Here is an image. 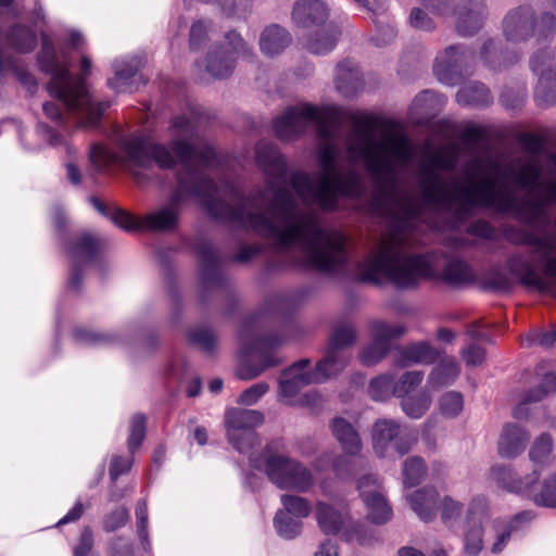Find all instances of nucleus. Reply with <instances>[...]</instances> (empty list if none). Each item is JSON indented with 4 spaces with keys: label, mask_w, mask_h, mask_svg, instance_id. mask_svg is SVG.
Instances as JSON below:
<instances>
[{
    "label": "nucleus",
    "mask_w": 556,
    "mask_h": 556,
    "mask_svg": "<svg viewBox=\"0 0 556 556\" xmlns=\"http://www.w3.org/2000/svg\"><path fill=\"white\" fill-rule=\"evenodd\" d=\"M387 440L399 454L403 455L412 448L417 438L408 429H402L395 421L384 420V441Z\"/></svg>",
    "instance_id": "obj_39"
},
{
    "label": "nucleus",
    "mask_w": 556,
    "mask_h": 556,
    "mask_svg": "<svg viewBox=\"0 0 556 556\" xmlns=\"http://www.w3.org/2000/svg\"><path fill=\"white\" fill-rule=\"evenodd\" d=\"M434 274L432 255L409 253L403 248L392 250L384 235V279L399 289H410Z\"/></svg>",
    "instance_id": "obj_8"
},
{
    "label": "nucleus",
    "mask_w": 556,
    "mask_h": 556,
    "mask_svg": "<svg viewBox=\"0 0 556 556\" xmlns=\"http://www.w3.org/2000/svg\"><path fill=\"white\" fill-rule=\"evenodd\" d=\"M263 422L264 416L257 410L244 408L227 409L225 426L228 441L239 453H249L258 443L255 428Z\"/></svg>",
    "instance_id": "obj_13"
},
{
    "label": "nucleus",
    "mask_w": 556,
    "mask_h": 556,
    "mask_svg": "<svg viewBox=\"0 0 556 556\" xmlns=\"http://www.w3.org/2000/svg\"><path fill=\"white\" fill-rule=\"evenodd\" d=\"M505 238L516 245L532 247L541 271H538L529 255L514 254L507 261L509 271L527 289L540 293H551L556 288V235L535 233L514 226L504 231Z\"/></svg>",
    "instance_id": "obj_4"
},
{
    "label": "nucleus",
    "mask_w": 556,
    "mask_h": 556,
    "mask_svg": "<svg viewBox=\"0 0 556 556\" xmlns=\"http://www.w3.org/2000/svg\"><path fill=\"white\" fill-rule=\"evenodd\" d=\"M372 343L366 346L359 355V361L365 366L375 365L382 358V321L372 323Z\"/></svg>",
    "instance_id": "obj_46"
},
{
    "label": "nucleus",
    "mask_w": 556,
    "mask_h": 556,
    "mask_svg": "<svg viewBox=\"0 0 556 556\" xmlns=\"http://www.w3.org/2000/svg\"><path fill=\"white\" fill-rule=\"evenodd\" d=\"M285 513L298 519L306 518L312 513L311 503L301 496L283 494L280 497Z\"/></svg>",
    "instance_id": "obj_52"
},
{
    "label": "nucleus",
    "mask_w": 556,
    "mask_h": 556,
    "mask_svg": "<svg viewBox=\"0 0 556 556\" xmlns=\"http://www.w3.org/2000/svg\"><path fill=\"white\" fill-rule=\"evenodd\" d=\"M409 25L421 31H431L435 28L433 20L428 15L427 12L419 8H414L409 14Z\"/></svg>",
    "instance_id": "obj_63"
},
{
    "label": "nucleus",
    "mask_w": 556,
    "mask_h": 556,
    "mask_svg": "<svg viewBox=\"0 0 556 556\" xmlns=\"http://www.w3.org/2000/svg\"><path fill=\"white\" fill-rule=\"evenodd\" d=\"M146 424L147 419L142 414L132 416L129 426L128 450L134 454L139 450L146 438Z\"/></svg>",
    "instance_id": "obj_56"
},
{
    "label": "nucleus",
    "mask_w": 556,
    "mask_h": 556,
    "mask_svg": "<svg viewBox=\"0 0 556 556\" xmlns=\"http://www.w3.org/2000/svg\"><path fill=\"white\" fill-rule=\"evenodd\" d=\"M356 339L355 328L346 323L337 325L330 336L326 355L315 368L309 359H301L285 369L279 380V395L287 404H294L295 397L304 387L320 383L341 372L351 359L348 346Z\"/></svg>",
    "instance_id": "obj_5"
},
{
    "label": "nucleus",
    "mask_w": 556,
    "mask_h": 556,
    "mask_svg": "<svg viewBox=\"0 0 556 556\" xmlns=\"http://www.w3.org/2000/svg\"><path fill=\"white\" fill-rule=\"evenodd\" d=\"M193 250L200 260V280L205 289H216L223 286L224 276L219 267L216 249L206 240L194 243Z\"/></svg>",
    "instance_id": "obj_21"
},
{
    "label": "nucleus",
    "mask_w": 556,
    "mask_h": 556,
    "mask_svg": "<svg viewBox=\"0 0 556 556\" xmlns=\"http://www.w3.org/2000/svg\"><path fill=\"white\" fill-rule=\"evenodd\" d=\"M189 342L205 353L214 352L216 348V334L206 326L190 328L187 332Z\"/></svg>",
    "instance_id": "obj_49"
},
{
    "label": "nucleus",
    "mask_w": 556,
    "mask_h": 556,
    "mask_svg": "<svg viewBox=\"0 0 556 556\" xmlns=\"http://www.w3.org/2000/svg\"><path fill=\"white\" fill-rule=\"evenodd\" d=\"M556 391V374L548 372L543 376V380L540 386L531 389L526 397L525 403H533L543 400L551 393Z\"/></svg>",
    "instance_id": "obj_57"
},
{
    "label": "nucleus",
    "mask_w": 556,
    "mask_h": 556,
    "mask_svg": "<svg viewBox=\"0 0 556 556\" xmlns=\"http://www.w3.org/2000/svg\"><path fill=\"white\" fill-rule=\"evenodd\" d=\"M91 61L84 55L80 60V74L73 75L65 88L64 97L60 99L68 111L78 117L79 124L88 127H99L102 116L110 106V102L96 101L90 94L86 79L90 75Z\"/></svg>",
    "instance_id": "obj_9"
},
{
    "label": "nucleus",
    "mask_w": 556,
    "mask_h": 556,
    "mask_svg": "<svg viewBox=\"0 0 556 556\" xmlns=\"http://www.w3.org/2000/svg\"><path fill=\"white\" fill-rule=\"evenodd\" d=\"M556 29L553 14L543 13L535 22L534 13L530 7H519L510 11L503 21V31L507 40L521 42L534 33L539 38H547Z\"/></svg>",
    "instance_id": "obj_12"
},
{
    "label": "nucleus",
    "mask_w": 556,
    "mask_h": 556,
    "mask_svg": "<svg viewBox=\"0 0 556 556\" xmlns=\"http://www.w3.org/2000/svg\"><path fill=\"white\" fill-rule=\"evenodd\" d=\"M462 358L469 367L480 366L485 361L486 351L478 344H470L460 352Z\"/></svg>",
    "instance_id": "obj_64"
},
{
    "label": "nucleus",
    "mask_w": 556,
    "mask_h": 556,
    "mask_svg": "<svg viewBox=\"0 0 556 556\" xmlns=\"http://www.w3.org/2000/svg\"><path fill=\"white\" fill-rule=\"evenodd\" d=\"M8 70L12 71L21 85L26 87L29 91H34L36 89V78L26 70L21 68L13 59H5L0 53V75Z\"/></svg>",
    "instance_id": "obj_54"
},
{
    "label": "nucleus",
    "mask_w": 556,
    "mask_h": 556,
    "mask_svg": "<svg viewBox=\"0 0 556 556\" xmlns=\"http://www.w3.org/2000/svg\"><path fill=\"white\" fill-rule=\"evenodd\" d=\"M331 430L346 455L337 456L332 462V471L339 478H345L353 473L352 460L349 456H355L361 452L362 443L357 431L341 417L331 422Z\"/></svg>",
    "instance_id": "obj_17"
},
{
    "label": "nucleus",
    "mask_w": 556,
    "mask_h": 556,
    "mask_svg": "<svg viewBox=\"0 0 556 556\" xmlns=\"http://www.w3.org/2000/svg\"><path fill=\"white\" fill-rule=\"evenodd\" d=\"M553 439L549 434L543 433L533 442L529 457L536 465H548L552 462Z\"/></svg>",
    "instance_id": "obj_50"
},
{
    "label": "nucleus",
    "mask_w": 556,
    "mask_h": 556,
    "mask_svg": "<svg viewBox=\"0 0 556 556\" xmlns=\"http://www.w3.org/2000/svg\"><path fill=\"white\" fill-rule=\"evenodd\" d=\"M37 61L40 70L51 75L47 85L49 94L51 97H64L65 88L72 79V72L67 64L60 61L54 43L47 35L41 38V50L38 53Z\"/></svg>",
    "instance_id": "obj_16"
},
{
    "label": "nucleus",
    "mask_w": 556,
    "mask_h": 556,
    "mask_svg": "<svg viewBox=\"0 0 556 556\" xmlns=\"http://www.w3.org/2000/svg\"><path fill=\"white\" fill-rule=\"evenodd\" d=\"M340 36L341 30L338 25L327 24L307 39L306 49L314 54H326L337 46Z\"/></svg>",
    "instance_id": "obj_35"
},
{
    "label": "nucleus",
    "mask_w": 556,
    "mask_h": 556,
    "mask_svg": "<svg viewBox=\"0 0 556 556\" xmlns=\"http://www.w3.org/2000/svg\"><path fill=\"white\" fill-rule=\"evenodd\" d=\"M239 343L241 361L238 376L241 379H253L280 363L276 350L281 343V338L276 333L263 332L256 317L243 321L239 331Z\"/></svg>",
    "instance_id": "obj_6"
},
{
    "label": "nucleus",
    "mask_w": 556,
    "mask_h": 556,
    "mask_svg": "<svg viewBox=\"0 0 556 556\" xmlns=\"http://www.w3.org/2000/svg\"><path fill=\"white\" fill-rule=\"evenodd\" d=\"M440 412L447 417H456L464 407L463 395L456 391L444 393L439 401Z\"/></svg>",
    "instance_id": "obj_58"
},
{
    "label": "nucleus",
    "mask_w": 556,
    "mask_h": 556,
    "mask_svg": "<svg viewBox=\"0 0 556 556\" xmlns=\"http://www.w3.org/2000/svg\"><path fill=\"white\" fill-rule=\"evenodd\" d=\"M250 464L254 469L266 473L270 482L281 490L308 492L315 479L312 471L301 462L289 456L274 453L268 444L261 455H250Z\"/></svg>",
    "instance_id": "obj_7"
},
{
    "label": "nucleus",
    "mask_w": 556,
    "mask_h": 556,
    "mask_svg": "<svg viewBox=\"0 0 556 556\" xmlns=\"http://www.w3.org/2000/svg\"><path fill=\"white\" fill-rule=\"evenodd\" d=\"M100 248V240L86 232L73 236L66 243V253L72 262L68 279L70 289L74 291L79 289L84 268L98 262Z\"/></svg>",
    "instance_id": "obj_14"
},
{
    "label": "nucleus",
    "mask_w": 556,
    "mask_h": 556,
    "mask_svg": "<svg viewBox=\"0 0 556 556\" xmlns=\"http://www.w3.org/2000/svg\"><path fill=\"white\" fill-rule=\"evenodd\" d=\"M491 476L504 489L526 495L530 493L531 486L538 483L540 472L534 469L531 473L517 478L511 467L497 465L492 467Z\"/></svg>",
    "instance_id": "obj_25"
},
{
    "label": "nucleus",
    "mask_w": 556,
    "mask_h": 556,
    "mask_svg": "<svg viewBox=\"0 0 556 556\" xmlns=\"http://www.w3.org/2000/svg\"><path fill=\"white\" fill-rule=\"evenodd\" d=\"M142 66V60L132 56L128 60H116L113 63L114 77L108 80V86L117 92H131L132 81Z\"/></svg>",
    "instance_id": "obj_30"
},
{
    "label": "nucleus",
    "mask_w": 556,
    "mask_h": 556,
    "mask_svg": "<svg viewBox=\"0 0 556 556\" xmlns=\"http://www.w3.org/2000/svg\"><path fill=\"white\" fill-rule=\"evenodd\" d=\"M7 41L11 48L18 52H31L37 46V35L28 26L14 24L5 34Z\"/></svg>",
    "instance_id": "obj_38"
},
{
    "label": "nucleus",
    "mask_w": 556,
    "mask_h": 556,
    "mask_svg": "<svg viewBox=\"0 0 556 556\" xmlns=\"http://www.w3.org/2000/svg\"><path fill=\"white\" fill-rule=\"evenodd\" d=\"M438 351L428 341H418L397 350L395 364L399 367L431 365L438 359Z\"/></svg>",
    "instance_id": "obj_26"
},
{
    "label": "nucleus",
    "mask_w": 556,
    "mask_h": 556,
    "mask_svg": "<svg viewBox=\"0 0 556 556\" xmlns=\"http://www.w3.org/2000/svg\"><path fill=\"white\" fill-rule=\"evenodd\" d=\"M460 374V366L453 357L442 359L439 365L431 371L428 383L432 389H439L448 386Z\"/></svg>",
    "instance_id": "obj_42"
},
{
    "label": "nucleus",
    "mask_w": 556,
    "mask_h": 556,
    "mask_svg": "<svg viewBox=\"0 0 556 556\" xmlns=\"http://www.w3.org/2000/svg\"><path fill=\"white\" fill-rule=\"evenodd\" d=\"M432 396L429 391L421 390L414 395H407L402 399L401 406L404 413L414 419L421 418L430 408Z\"/></svg>",
    "instance_id": "obj_43"
},
{
    "label": "nucleus",
    "mask_w": 556,
    "mask_h": 556,
    "mask_svg": "<svg viewBox=\"0 0 556 556\" xmlns=\"http://www.w3.org/2000/svg\"><path fill=\"white\" fill-rule=\"evenodd\" d=\"M424 371L412 370L404 372L393 387V394L397 397L409 395L422 381Z\"/></svg>",
    "instance_id": "obj_55"
},
{
    "label": "nucleus",
    "mask_w": 556,
    "mask_h": 556,
    "mask_svg": "<svg viewBox=\"0 0 556 556\" xmlns=\"http://www.w3.org/2000/svg\"><path fill=\"white\" fill-rule=\"evenodd\" d=\"M426 9L438 16H454L456 4L454 0H421Z\"/></svg>",
    "instance_id": "obj_62"
},
{
    "label": "nucleus",
    "mask_w": 556,
    "mask_h": 556,
    "mask_svg": "<svg viewBox=\"0 0 556 556\" xmlns=\"http://www.w3.org/2000/svg\"><path fill=\"white\" fill-rule=\"evenodd\" d=\"M315 508L317 525L327 535L338 534L349 519L348 513L339 510L324 501H318Z\"/></svg>",
    "instance_id": "obj_33"
},
{
    "label": "nucleus",
    "mask_w": 556,
    "mask_h": 556,
    "mask_svg": "<svg viewBox=\"0 0 556 556\" xmlns=\"http://www.w3.org/2000/svg\"><path fill=\"white\" fill-rule=\"evenodd\" d=\"M89 162L97 174H110L124 165V157L109 146L96 142L90 146Z\"/></svg>",
    "instance_id": "obj_32"
},
{
    "label": "nucleus",
    "mask_w": 556,
    "mask_h": 556,
    "mask_svg": "<svg viewBox=\"0 0 556 556\" xmlns=\"http://www.w3.org/2000/svg\"><path fill=\"white\" fill-rule=\"evenodd\" d=\"M268 186L274 192L268 211L273 217L288 224L283 230L265 213L247 211V198L233 184L228 185V190L238 201L236 206L212 193L203 200V210L213 220L235 223L240 228H251L261 237L274 239L283 252L300 243L304 257L296 258L287 254L286 267L317 270L327 275L344 270L350 261L345 237L324 228L318 215L313 212L300 214L295 220L296 201L293 194L285 188H274L271 181Z\"/></svg>",
    "instance_id": "obj_1"
},
{
    "label": "nucleus",
    "mask_w": 556,
    "mask_h": 556,
    "mask_svg": "<svg viewBox=\"0 0 556 556\" xmlns=\"http://www.w3.org/2000/svg\"><path fill=\"white\" fill-rule=\"evenodd\" d=\"M488 519L484 500H473L467 514L464 532V552L467 556H477L483 548V522Z\"/></svg>",
    "instance_id": "obj_20"
},
{
    "label": "nucleus",
    "mask_w": 556,
    "mask_h": 556,
    "mask_svg": "<svg viewBox=\"0 0 556 556\" xmlns=\"http://www.w3.org/2000/svg\"><path fill=\"white\" fill-rule=\"evenodd\" d=\"M530 435L518 425L506 424L498 440V453L504 458H515L523 452Z\"/></svg>",
    "instance_id": "obj_31"
},
{
    "label": "nucleus",
    "mask_w": 556,
    "mask_h": 556,
    "mask_svg": "<svg viewBox=\"0 0 556 556\" xmlns=\"http://www.w3.org/2000/svg\"><path fill=\"white\" fill-rule=\"evenodd\" d=\"M274 527L279 536L286 540H292L301 534L303 523L300 519L278 510L274 518Z\"/></svg>",
    "instance_id": "obj_48"
},
{
    "label": "nucleus",
    "mask_w": 556,
    "mask_h": 556,
    "mask_svg": "<svg viewBox=\"0 0 556 556\" xmlns=\"http://www.w3.org/2000/svg\"><path fill=\"white\" fill-rule=\"evenodd\" d=\"M55 99V97H53ZM58 100V98H56ZM61 105L53 101H48L43 103V113L51 121L55 122L60 127L66 128L67 117L72 118L77 128H87V129H96L97 127H88L79 124V119L77 116L72 114L65 104L59 99Z\"/></svg>",
    "instance_id": "obj_47"
},
{
    "label": "nucleus",
    "mask_w": 556,
    "mask_h": 556,
    "mask_svg": "<svg viewBox=\"0 0 556 556\" xmlns=\"http://www.w3.org/2000/svg\"><path fill=\"white\" fill-rule=\"evenodd\" d=\"M137 533L144 552L151 551V542L149 539V514L148 504L146 500H139L135 508Z\"/></svg>",
    "instance_id": "obj_53"
},
{
    "label": "nucleus",
    "mask_w": 556,
    "mask_h": 556,
    "mask_svg": "<svg viewBox=\"0 0 556 556\" xmlns=\"http://www.w3.org/2000/svg\"><path fill=\"white\" fill-rule=\"evenodd\" d=\"M532 518L530 511H521L516 514L510 520H495L494 528L496 530V539L491 551L493 554L501 553L509 541L511 533L517 531L521 522H526Z\"/></svg>",
    "instance_id": "obj_37"
},
{
    "label": "nucleus",
    "mask_w": 556,
    "mask_h": 556,
    "mask_svg": "<svg viewBox=\"0 0 556 556\" xmlns=\"http://www.w3.org/2000/svg\"><path fill=\"white\" fill-rule=\"evenodd\" d=\"M392 122L384 117V159L390 156L400 166H406L414 156V149L408 137L402 132L390 135L389 130ZM387 160H384V177L388 172ZM387 201V191L384 190V202ZM387 212L384 211V218Z\"/></svg>",
    "instance_id": "obj_22"
},
{
    "label": "nucleus",
    "mask_w": 556,
    "mask_h": 556,
    "mask_svg": "<svg viewBox=\"0 0 556 556\" xmlns=\"http://www.w3.org/2000/svg\"><path fill=\"white\" fill-rule=\"evenodd\" d=\"M440 498L439 492L433 486L418 489L408 497L412 509L425 522L435 519Z\"/></svg>",
    "instance_id": "obj_29"
},
{
    "label": "nucleus",
    "mask_w": 556,
    "mask_h": 556,
    "mask_svg": "<svg viewBox=\"0 0 556 556\" xmlns=\"http://www.w3.org/2000/svg\"><path fill=\"white\" fill-rule=\"evenodd\" d=\"M332 109L312 104L290 106L273 119L274 135L279 140H295L305 134L309 124H315L316 128L319 127Z\"/></svg>",
    "instance_id": "obj_11"
},
{
    "label": "nucleus",
    "mask_w": 556,
    "mask_h": 556,
    "mask_svg": "<svg viewBox=\"0 0 556 556\" xmlns=\"http://www.w3.org/2000/svg\"><path fill=\"white\" fill-rule=\"evenodd\" d=\"M456 100L460 105L483 106L492 102V96L483 84L472 81L458 90Z\"/></svg>",
    "instance_id": "obj_40"
},
{
    "label": "nucleus",
    "mask_w": 556,
    "mask_h": 556,
    "mask_svg": "<svg viewBox=\"0 0 556 556\" xmlns=\"http://www.w3.org/2000/svg\"><path fill=\"white\" fill-rule=\"evenodd\" d=\"M466 51L460 45H453L438 55L433 71L438 79L448 86H454L457 80L456 68L465 60Z\"/></svg>",
    "instance_id": "obj_24"
},
{
    "label": "nucleus",
    "mask_w": 556,
    "mask_h": 556,
    "mask_svg": "<svg viewBox=\"0 0 556 556\" xmlns=\"http://www.w3.org/2000/svg\"><path fill=\"white\" fill-rule=\"evenodd\" d=\"M526 496L539 506L556 507V472L544 478L539 491H535L532 485L530 493H526Z\"/></svg>",
    "instance_id": "obj_44"
},
{
    "label": "nucleus",
    "mask_w": 556,
    "mask_h": 556,
    "mask_svg": "<svg viewBox=\"0 0 556 556\" xmlns=\"http://www.w3.org/2000/svg\"><path fill=\"white\" fill-rule=\"evenodd\" d=\"M225 40L227 47L210 52L205 60V71L216 78L228 77L239 56H251L250 48L238 33L232 30L227 33Z\"/></svg>",
    "instance_id": "obj_15"
},
{
    "label": "nucleus",
    "mask_w": 556,
    "mask_h": 556,
    "mask_svg": "<svg viewBox=\"0 0 556 556\" xmlns=\"http://www.w3.org/2000/svg\"><path fill=\"white\" fill-rule=\"evenodd\" d=\"M486 17L484 0H459L455 11V29L460 36H473L482 28Z\"/></svg>",
    "instance_id": "obj_19"
},
{
    "label": "nucleus",
    "mask_w": 556,
    "mask_h": 556,
    "mask_svg": "<svg viewBox=\"0 0 556 556\" xmlns=\"http://www.w3.org/2000/svg\"><path fill=\"white\" fill-rule=\"evenodd\" d=\"M329 12L320 0H299L292 11V20L303 28L321 25L328 18Z\"/></svg>",
    "instance_id": "obj_28"
},
{
    "label": "nucleus",
    "mask_w": 556,
    "mask_h": 556,
    "mask_svg": "<svg viewBox=\"0 0 556 556\" xmlns=\"http://www.w3.org/2000/svg\"><path fill=\"white\" fill-rule=\"evenodd\" d=\"M255 159L261 170L269 178L282 180L288 170L287 162L280 151L273 144L260 143Z\"/></svg>",
    "instance_id": "obj_27"
},
{
    "label": "nucleus",
    "mask_w": 556,
    "mask_h": 556,
    "mask_svg": "<svg viewBox=\"0 0 556 556\" xmlns=\"http://www.w3.org/2000/svg\"><path fill=\"white\" fill-rule=\"evenodd\" d=\"M427 475V467L422 458L418 456L409 457L404 462L403 476L404 484L415 486L419 484Z\"/></svg>",
    "instance_id": "obj_51"
},
{
    "label": "nucleus",
    "mask_w": 556,
    "mask_h": 556,
    "mask_svg": "<svg viewBox=\"0 0 556 556\" xmlns=\"http://www.w3.org/2000/svg\"><path fill=\"white\" fill-rule=\"evenodd\" d=\"M290 185L301 198L306 199L309 197L314 202V192H316L317 189L313 190L308 174L303 172L293 173L290 178Z\"/></svg>",
    "instance_id": "obj_60"
},
{
    "label": "nucleus",
    "mask_w": 556,
    "mask_h": 556,
    "mask_svg": "<svg viewBox=\"0 0 556 556\" xmlns=\"http://www.w3.org/2000/svg\"><path fill=\"white\" fill-rule=\"evenodd\" d=\"M90 202L100 214L110 218L117 227L127 231H170L174 230L179 223L178 213L166 206L144 216H137L119 207L111 206L97 197H91Z\"/></svg>",
    "instance_id": "obj_10"
},
{
    "label": "nucleus",
    "mask_w": 556,
    "mask_h": 556,
    "mask_svg": "<svg viewBox=\"0 0 556 556\" xmlns=\"http://www.w3.org/2000/svg\"><path fill=\"white\" fill-rule=\"evenodd\" d=\"M439 509L441 511V520L445 525H450L457 520L463 511V504L455 501L448 495L440 498Z\"/></svg>",
    "instance_id": "obj_59"
},
{
    "label": "nucleus",
    "mask_w": 556,
    "mask_h": 556,
    "mask_svg": "<svg viewBox=\"0 0 556 556\" xmlns=\"http://www.w3.org/2000/svg\"><path fill=\"white\" fill-rule=\"evenodd\" d=\"M352 130L346 137L348 160L352 167L364 166L375 177V191L368 198L362 175L351 168L344 176L336 172L338 152L336 138L340 125V112L333 108L316 128L318 139L317 161L323 170L314 203L324 213L343 210L341 200H350L353 210L365 215L382 213V118L368 114H353Z\"/></svg>",
    "instance_id": "obj_2"
},
{
    "label": "nucleus",
    "mask_w": 556,
    "mask_h": 556,
    "mask_svg": "<svg viewBox=\"0 0 556 556\" xmlns=\"http://www.w3.org/2000/svg\"><path fill=\"white\" fill-rule=\"evenodd\" d=\"M359 495L367 509V519L374 525L382 523V486L376 477L363 476L358 481Z\"/></svg>",
    "instance_id": "obj_23"
},
{
    "label": "nucleus",
    "mask_w": 556,
    "mask_h": 556,
    "mask_svg": "<svg viewBox=\"0 0 556 556\" xmlns=\"http://www.w3.org/2000/svg\"><path fill=\"white\" fill-rule=\"evenodd\" d=\"M290 40L288 30L274 24L263 30L260 48L264 54L271 56L280 53L290 43Z\"/></svg>",
    "instance_id": "obj_36"
},
{
    "label": "nucleus",
    "mask_w": 556,
    "mask_h": 556,
    "mask_svg": "<svg viewBox=\"0 0 556 556\" xmlns=\"http://www.w3.org/2000/svg\"><path fill=\"white\" fill-rule=\"evenodd\" d=\"M442 275L446 282L454 286L467 283L475 279L471 267L459 258L451 260L446 264Z\"/></svg>",
    "instance_id": "obj_45"
},
{
    "label": "nucleus",
    "mask_w": 556,
    "mask_h": 556,
    "mask_svg": "<svg viewBox=\"0 0 556 556\" xmlns=\"http://www.w3.org/2000/svg\"><path fill=\"white\" fill-rule=\"evenodd\" d=\"M551 60V53L545 50L538 51L531 60V68L539 75L534 97L540 106L556 103V70L552 67Z\"/></svg>",
    "instance_id": "obj_18"
},
{
    "label": "nucleus",
    "mask_w": 556,
    "mask_h": 556,
    "mask_svg": "<svg viewBox=\"0 0 556 556\" xmlns=\"http://www.w3.org/2000/svg\"><path fill=\"white\" fill-rule=\"evenodd\" d=\"M129 519V511L125 507H118L108 514L103 519V529L106 532H113L124 527Z\"/></svg>",
    "instance_id": "obj_61"
},
{
    "label": "nucleus",
    "mask_w": 556,
    "mask_h": 556,
    "mask_svg": "<svg viewBox=\"0 0 556 556\" xmlns=\"http://www.w3.org/2000/svg\"><path fill=\"white\" fill-rule=\"evenodd\" d=\"M357 278L362 281L382 282V244H378L372 254L357 264Z\"/></svg>",
    "instance_id": "obj_41"
},
{
    "label": "nucleus",
    "mask_w": 556,
    "mask_h": 556,
    "mask_svg": "<svg viewBox=\"0 0 556 556\" xmlns=\"http://www.w3.org/2000/svg\"><path fill=\"white\" fill-rule=\"evenodd\" d=\"M336 87L344 97L355 96L363 87L357 66L351 60L340 62L336 67Z\"/></svg>",
    "instance_id": "obj_34"
},
{
    "label": "nucleus",
    "mask_w": 556,
    "mask_h": 556,
    "mask_svg": "<svg viewBox=\"0 0 556 556\" xmlns=\"http://www.w3.org/2000/svg\"><path fill=\"white\" fill-rule=\"evenodd\" d=\"M111 141L125 154L130 163L148 167L152 162L161 169H174L177 164L181 168L175 174L177 187L169 197L166 207L180 215V206L186 197L203 200L217 193V186L212 177L199 170L195 163L210 167L216 161V152L211 146L195 147L184 138H176L165 146L150 141L142 130L126 132L119 125H114L109 132Z\"/></svg>",
    "instance_id": "obj_3"
}]
</instances>
